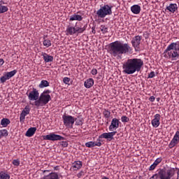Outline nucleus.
Returning <instances> with one entry per match:
<instances>
[{
	"label": "nucleus",
	"instance_id": "aec40b11",
	"mask_svg": "<svg viewBox=\"0 0 179 179\" xmlns=\"http://www.w3.org/2000/svg\"><path fill=\"white\" fill-rule=\"evenodd\" d=\"M36 131H37L36 127H30L26 132V136H28L29 138L33 136L34 134H36Z\"/></svg>",
	"mask_w": 179,
	"mask_h": 179
},
{
	"label": "nucleus",
	"instance_id": "72a5a7b5",
	"mask_svg": "<svg viewBox=\"0 0 179 179\" xmlns=\"http://www.w3.org/2000/svg\"><path fill=\"white\" fill-rule=\"evenodd\" d=\"M22 113L27 115L30 114V108L29 107V106H26L24 110L22 111Z\"/></svg>",
	"mask_w": 179,
	"mask_h": 179
},
{
	"label": "nucleus",
	"instance_id": "680f3d73",
	"mask_svg": "<svg viewBox=\"0 0 179 179\" xmlns=\"http://www.w3.org/2000/svg\"><path fill=\"white\" fill-rule=\"evenodd\" d=\"M142 178V177L141 176H139V179H141Z\"/></svg>",
	"mask_w": 179,
	"mask_h": 179
},
{
	"label": "nucleus",
	"instance_id": "b1692460",
	"mask_svg": "<svg viewBox=\"0 0 179 179\" xmlns=\"http://www.w3.org/2000/svg\"><path fill=\"white\" fill-rule=\"evenodd\" d=\"M48 86H50V83L45 80H41V83L38 85L40 89H43V87H48Z\"/></svg>",
	"mask_w": 179,
	"mask_h": 179
},
{
	"label": "nucleus",
	"instance_id": "9d476101",
	"mask_svg": "<svg viewBox=\"0 0 179 179\" xmlns=\"http://www.w3.org/2000/svg\"><path fill=\"white\" fill-rule=\"evenodd\" d=\"M179 143V131H177L171 140V143L169 145L170 149H173L176 145H178Z\"/></svg>",
	"mask_w": 179,
	"mask_h": 179
},
{
	"label": "nucleus",
	"instance_id": "39448f33",
	"mask_svg": "<svg viewBox=\"0 0 179 179\" xmlns=\"http://www.w3.org/2000/svg\"><path fill=\"white\" fill-rule=\"evenodd\" d=\"M48 101H51V96L50 94H41L37 101L34 102L36 107H40L41 103L43 104H48Z\"/></svg>",
	"mask_w": 179,
	"mask_h": 179
},
{
	"label": "nucleus",
	"instance_id": "052dcab7",
	"mask_svg": "<svg viewBox=\"0 0 179 179\" xmlns=\"http://www.w3.org/2000/svg\"><path fill=\"white\" fill-rule=\"evenodd\" d=\"M55 170H57V166H56V167H55Z\"/></svg>",
	"mask_w": 179,
	"mask_h": 179
},
{
	"label": "nucleus",
	"instance_id": "393cba45",
	"mask_svg": "<svg viewBox=\"0 0 179 179\" xmlns=\"http://www.w3.org/2000/svg\"><path fill=\"white\" fill-rule=\"evenodd\" d=\"M10 124V120L8 118H3L1 121V125L4 127H6Z\"/></svg>",
	"mask_w": 179,
	"mask_h": 179
},
{
	"label": "nucleus",
	"instance_id": "4d7b16f0",
	"mask_svg": "<svg viewBox=\"0 0 179 179\" xmlns=\"http://www.w3.org/2000/svg\"><path fill=\"white\" fill-rule=\"evenodd\" d=\"M178 51L179 52V46H178H178L176 48V52H178Z\"/></svg>",
	"mask_w": 179,
	"mask_h": 179
},
{
	"label": "nucleus",
	"instance_id": "2eb2a0df",
	"mask_svg": "<svg viewBox=\"0 0 179 179\" xmlns=\"http://www.w3.org/2000/svg\"><path fill=\"white\" fill-rule=\"evenodd\" d=\"M41 56L43 57L45 62H52L54 61V57L45 52H42Z\"/></svg>",
	"mask_w": 179,
	"mask_h": 179
},
{
	"label": "nucleus",
	"instance_id": "7ed1b4c3",
	"mask_svg": "<svg viewBox=\"0 0 179 179\" xmlns=\"http://www.w3.org/2000/svg\"><path fill=\"white\" fill-rule=\"evenodd\" d=\"M178 170V168H171L170 167L167 170L166 169H160L159 170L158 174L160 179H171L176 175V171Z\"/></svg>",
	"mask_w": 179,
	"mask_h": 179
},
{
	"label": "nucleus",
	"instance_id": "8fccbe9b",
	"mask_svg": "<svg viewBox=\"0 0 179 179\" xmlns=\"http://www.w3.org/2000/svg\"><path fill=\"white\" fill-rule=\"evenodd\" d=\"M50 93H51V90H47L43 91L42 94H50Z\"/></svg>",
	"mask_w": 179,
	"mask_h": 179
},
{
	"label": "nucleus",
	"instance_id": "37998d69",
	"mask_svg": "<svg viewBox=\"0 0 179 179\" xmlns=\"http://www.w3.org/2000/svg\"><path fill=\"white\" fill-rule=\"evenodd\" d=\"M156 167H157V165L155 163H153L149 168V171H152L153 170H155L156 169Z\"/></svg>",
	"mask_w": 179,
	"mask_h": 179
},
{
	"label": "nucleus",
	"instance_id": "f257e3e1",
	"mask_svg": "<svg viewBox=\"0 0 179 179\" xmlns=\"http://www.w3.org/2000/svg\"><path fill=\"white\" fill-rule=\"evenodd\" d=\"M132 49L129 44L122 43L118 41L113 42L109 45V53L112 57H117V58H121L122 55L127 54V52H131Z\"/></svg>",
	"mask_w": 179,
	"mask_h": 179
},
{
	"label": "nucleus",
	"instance_id": "6e6552de",
	"mask_svg": "<svg viewBox=\"0 0 179 179\" xmlns=\"http://www.w3.org/2000/svg\"><path fill=\"white\" fill-rule=\"evenodd\" d=\"M115 134H117V131L103 133L99 136V138L97 139V141H99V142H101V140L100 139H103V138L107 139L108 141H113V139H114V135H115Z\"/></svg>",
	"mask_w": 179,
	"mask_h": 179
},
{
	"label": "nucleus",
	"instance_id": "a211bd4d",
	"mask_svg": "<svg viewBox=\"0 0 179 179\" xmlns=\"http://www.w3.org/2000/svg\"><path fill=\"white\" fill-rule=\"evenodd\" d=\"M131 10L134 15H139L141 13V6L137 4L134 5L131 7Z\"/></svg>",
	"mask_w": 179,
	"mask_h": 179
},
{
	"label": "nucleus",
	"instance_id": "13d9d810",
	"mask_svg": "<svg viewBox=\"0 0 179 179\" xmlns=\"http://www.w3.org/2000/svg\"><path fill=\"white\" fill-rule=\"evenodd\" d=\"M102 179H110V178H108L106 177V176H103V177L102 178Z\"/></svg>",
	"mask_w": 179,
	"mask_h": 179
},
{
	"label": "nucleus",
	"instance_id": "79ce46f5",
	"mask_svg": "<svg viewBox=\"0 0 179 179\" xmlns=\"http://www.w3.org/2000/svg\"><path fill=\"white\" fill-rule=\"evenodd\" d=\"M63 82H64V83H65V85H68V83H69V82H71V78H69L68 77H65L63 78Z\"/></svg>",
	"mask_w": 179,
	"mask_h": 179
},
{
	"label": "nucleus",
	"instance_id": "1a4fd4ad",
	"mask_svg": "<svg viewBox=\"0 0 179 179\" xmlns=\"http://www.w3.org/2000/svg\"><path fill=\"white\" fill-rule=\"evenodd\" d=\"M39 96L40 93H38V90L36 88H33V90L28 94V99L30 101H37L40 97Z\"/></svg>",
	"mask_w": 179,
	"mask_h": 179
},
{
	"label": "nucleus",
	"instance_id": "09e8293b",
	"mask_svg": "<svg viewBox=\"0 0 179 179\" xmlns=\"http://www.w3.org/2000/svg\"><path fill=\"white\" fill-rule=\"evenodd\" d=\"M92 75H97V69H93L91 71Z\"/></svg>",
	"mask_w": 179,
	"mask_h": 179
},
{
	"label": "nucleus",
	"instance_id": "4468645a",
	"mask_svg": "<svg viewBox=\"0 0 179 179\" xmlns=\"http://www.w3.org/2000/svg\"><path fill=\"white\" fill-rule=\"evenodd\" d=\"M151 124L154 128H157L160 125V114L155 115V118L152 120Z\"/></svg>",
	"mask_w": 179,
	"mask_h": 179
},
{
	"label": "nucleus",
	"instance_id": "a18cd8bd",
	"mask_svg": "<svg viewBox=\"0 0 179 179\" xmlns=\"http://www.w3.org/2000/svg\"><path fill=\"white\" fill-rule=\"evenodd\" d=\"M160 178V175H159L158 173H155L154 174L151 178H150V179H157V178Z\"/></svg>",
	"mask_w": 179,
	"mask_h": 179
},
{
	"label": "nucleus",
	"instance_id": "c85d7f7f",
	"mask_svg": "<svg viewBox=\"0 0 179 179\" xmlns=\"http://www.w3.org/2000/svg\"><path fill=\"white\" fill-rule=\"evenodd\" d=\"M87 29V24H85L83 27H76V33H83Z\"/></svg>",
	"mask_w": 179,
	"mask_h": 179
},
{
	"label": "nucleus",
	"instance_id": "f03ea898",
	"mask_svg": "<svg viewBox=\"0 0 179 179\" xmlns=\"http://www.w3.org/2000/svg\"><path fill=\"white\" fill-rule=\"evenodd\" d=\"M143 66V60L138 58L128 59L123 64V72L127 75H133L135 72H141Z\"/></svg>",
	"mask_w": 179,
	"mask_h": 179
},
{
	"label": "nucleus",
	"instance_id": "a878e982",
	"mask_svg": "<svg viewBox=\"0 0 179 179\" xmlns=\"http://www.w3.org/2000/svg\"><path fill=\"white\" fill-rule=\"evenodd\" d=\"M73 169H76V170H79V169H82V161H76L73 164Z\"/></svg>",
	"mask_w": 179,
	"mask_h": 179
},
{
	"label": "nucleus",
	"instance_id": "c756f323",
	"mask_svg": "<svg viewBox=\"0 0 179 179\" xmlns=\"http://www.w3.org/2000/svg\"><path fill=\"white\" fill-rule=\"evenodd\" d=\"M10 176L6 173L1 172L0 173V179H10Z\"/></svg>",
	"mask_w": 179,
	"mask_h": 179
},
{
	"label": "nucleus",
	"instance_id": "7c9ffc66",
	"mask_svg": "<svg viewBox=\"0 0 179 179\" xmlns=\"http://www.w3.org/2000/svg\"><path fill=\"white\" fill-rule=\"evenodd\" d=\"M103 114L105 118H110V117H111V112H110L107 109L103 110Z\"/></svg>",
	"mask_w": 179,
	"mask_h": 179
},
{
	"label": "nucleus",
	"instance_id": "58836bf2",
	"mask_svg": "<svg viewBox=\"0 0 179 179\" xmlns=\"http://www.w3.org/2000/svg\"><path fill=\"white\" fill-rule=\"evenodd\" d=\"M0 136H8V130L3 129L0 131Z\"/></svg>",
	"mask_w": 179,
	"mask_h": 179
},
{
	"label": "nucleus",
	"instance_id": "c9c22d12",
	"mask_svg": "<svg viewBox=\"0 0 179 179\" xmlns=\"http://www.w3.org/2000/svg\"><path fill=\"white\" fill-rule=\"evenodd\" d=\"M107 30H108V28L107 27H106L105 25L101 26V31H102L103 34H106V33H108V31Z\"/></svg>",
	"mask_w": 179,
	"mask_h": 179
},
{
	"label": "nucleus",
	"instance_id": "bb28decb",
	"mask_svg": "<svg viewBox=\"0 0 179 179\" xmlns=\"http://www.w3.org/2000/svg\"><path fill=\"white\" fill-rule=\"evenodd\" d=\"M16 73H17V70H13L12 71L7 72L6 73V76L7 78L10 79V78H13V76H15V75H16Z\"/></svg>",
	"mask_w": 179,
	"mask_h": 179
},
{
	"label": "nucleus",
	"instance_id": "e433bc0d",
	"mask_svg": "<svg viewBox=\"0 0 179 179\" xmlns=\"http://www.w3.org/2000/svg\"><path fill=\"white\" fill-rule=\"evenodd\" d=\"M6 80H9V78L6 77V74H4L3 76L1 77L0 82L1 83H5Z\"/></svg>",
	"mask_w": 179,
	"mask_h": 179
},
{
	"label": "nucleus",
	"instance_id": "49530a36",
	"mask_svg": "<svg viewBox=\"0 0 179 179\" xmlns=\"http://www.w3.org/2000/svg\"><path fill=\"white\" fill-rule=\"evenodd\" d=\"M155 76H156V75L155 74V71H151L149 74H148V78L152 79V78H155Z\"/></svg>",
	"mask_w": 179,
	"mask_h": 179
},
{
	"label": "nucleus",
	"instance_id": "423d86ee",
	"mask_svg": "<svg viewBox=\"0 0 179 179\" xmlns=\"http://www.w3.org/2000/svg\"><path fill=\"white\" fill-rule=\"evenodd\" d=\"M43 139L45 141H52L54 142L55 141H64L65 138L60 135L55 134V133H50V134L43 136Z\"/></svg>",
	"mask_w": 179,
	"mask_h": 179
},
{
	"label": "nucleus",
	"instance_id": "6ab92c4d",
	"mask_svg": "<svg viewBox=\"0 0 179 179\" xmlns=\"http://www.w3.org/2000/svg\"><path fill=\"white\" fill-rule=\"evenodd\" d=\"M94 85V80L93 78H89L84 83L85 87L87 89H90L92 86Z\"/></svg>",
	"mask_w": 179,
	"mask_h": 179
},
{
	"label": "nucleus",
	"instance_id": "6e6d98bb",
	"mask_svg": "<svg viewBox=\"0 0 179 179\" xmlns=\"http://www.w3.org/2000/svg\"><path fill=\"white\" fill-rule=\"evenodd\" d=\"M176 179H179V169H178L177 178Z\"/></svg>",
	"mask_w": 179,
	"mask_h": 179
},
{
	"label": "nucleus",
	"instance_id": "f704fd0d",
	"mask_svg": "<svg viewBox=\"0 0 179 179\" xmlns=\"http://www.w3.org/2000/svg\"><path fill=\"white\" fill-rule=\"evenodd\" d=\"M27 115H26L25 113H23V112H22L20 113V122H24V120L26 119V116Z\"/></svg>",
	"mask_w": 179,
	"mask_h": 179
},
{
	"label": "nucleus",
	"instance_id": "e2e57ef3",
	"mask_svg": "<svg viewBox=\"0 0 179 179\" xmlns=\"http://www.w3.org/2000/svg\"><path fill=\"white\" fill-rule=\"evenodd\" d=\"M0 139H1V136H0Z\"/></svg>",
	"mask_w": 179,
	"mask_h": 179
},
{
	"label": "nucleus",
	"instance_id": "2f4dec72",
	"mask_svg": "<svg viewBox=\"0 0 179 179\" xmlns=\"http://www.w3.org/2000/svg\"><path fill=\"white\" fill-rule=\"evenodd\" d=\"M8 7L0 4V13H5V12H8Z\"/></svg>",
	"mask_w": 179,
	"mask_h": 179
},
{
	"label": "nucleus",
	"instance_id": "f3484780",
	"mask_svg": "<svg viewBox=\"0 0 179 179\" xmlns=\"http://www.w3.org/2000/svg\"><path fill=\"white\" fill-rule=\"evenodd\" d=\"M41 179H59V176H58V173L52 172L48 175L43 176Z\"/></svg>",
	"mask_w": 179,
	"mask_h": 179
},
{
	"label": "nucleus",
	"instance_id": "4c0bfd02",
	"mask_svg": "<svg viewBox=\"0 0 179 179\" xmlns=\"http://www.w3.org/2000/svg\"><path fill=\"white\" fill-rule=\"evenodd\" d=\"M86 148H94V141H90L85 143Z\"/></svg>",
	"mask_w": 179,
	"mask_h": 179
},
{
	"label": "nucleus",
	"instance_id": "ea45409f",
	"mask_svg": "<svg viewBox=\"0 0 179 179\" xmlns=\"http://www.w3.org/2000/svg\"><path fill=\"white\" fill-rule=\"evenodd\" d=\"M121 121L122 122H129V117L127 116H122Z\"/></svg>",
	"mask_w": 179,
	"mask_h": 179
},
{
	"label": "nucleus",
	"instance_id": "cd10ccee",
	"mask_svg": "<svg viewBox=\"0 0 179 179\" xmlns=\"http://www.w3.org/2000/svg\"><path fill=\"white\" fill-rule=\"evenodd\" d=\"M76 122V125H83V120L80 116L74 118V122Z\"/></svg>",
	"mask_w": 179,
	"mask_h": 179
},
{
	"label": "nucleus",
	"instance_id": "5701e85b",
	"mask_svg": "<svg viewBox=\"0 0 179 179\" xmlns=\"http://www.w3.org/2000/svg\"><path fill=\"white\" fill-rule=\"evenodd\" d=\"M66 31H67V33H69V34H70V36H72L73 34H76V28L69 25L66 29Z\"/></svg>",
	"mask_w": 179,
	"mask_h": 179
},
{
	"label": "nucleus",
	"instance_id": "a19ab883",
	"mask_svg": "<svg viewBox=\"0 0 179 179\" xmlns=\"http://www.w3.org/2000/svg\"><path fill=\"white\" fill-rule=\"evenodd\" d=\"M162 160H163V158H162V157L157 158V159L154 162V164L157 166L158 164H159V163H162Z\"/></svg>",
	"mask_w": 179,
	"mask_h": 179
},
{
	"label": "nucleus",
	"instance_id": "603ef678",
	"mask_svg": "<svg viewBox=\"0 0 179 179\" xmlns=\"http://www.w3.org/2000/svg\"><path fill=\"white\" fill-rule=\"evenodd\" d=\"M94 146H101V142L99 141L98 143L94 142Z\"/></svg>",
	"mask_w": 179,
	"mask_h": 179
},
{
	"label": "nucleus",
	"instance_id": "864d4df0",
	"mask_svg": "<svg viewBox=\"0 0 179 179\" xmlns=\"http://www.w3.org/2000/svg\"><path fill=\"white\" fill-rule=\"evenodd\" d=\"M5 62V61H3V59H0V65H3V63Z\"/></svg>",
	"mask_w": 179,
	"mask_h": 179
},
{
	"label": "nucleus",
	"instance_id": "dca6fc26",
	"mask_svg": "<svg viewBox=\"0 0 179 179\" xmlns=\"http://www.w3.org/2000/svg\"><path fill=\"white\" fill-rule=\"evenodd\" d=\"M178 9V7L177 6V3H171L166 8V10H169V12H171V13H174Z\"/></svg>",
	"mask_w": 179,
	"mask_h": 179
},
{
	"label": "nucleus",
	"instance_id": "f8f14e48",
	"mask_svg": "<svg viewBox=\"0 0 179 179\" xmlns=\"http://www.w3.org/2000/svg\"><path fill=\"white\" fill-rule=\"evenodd\" d=\"M178 46V43L176 42V43H171L170 45H169V46L166 48V49L164 50V57H167V54H169V52H171V51L177 50V47Z\"/></svg>",
	"mask_w": 179,
	"mask_h": 179
},
{
	"label": "nucleus",
	"instance_id": "473e14b6",
	"mask_svg": "<svg viewBox=\"0 0 179 179\" xmlns=\"http://www.w3.org/2000/svg\"><path fill=\"white\" fill-rule=\"evenodd\" d=\"M43 45L45 47H51V41L50 39H44Z\"/></svg>",
	"mask_w": 179,
	"mask_h": 179
},
{
	"label": "nucleus",
	"instance_id": "20e7f679",
	"mask_svg": "<svg viewBox=\"0 0 179 179\" xmlns=\"http://www.w3.org/2000/svg\"><path fill=\"white\" fill-rule=\"evenodd\" d=\"M113 6H108V4L101 6L100 9L96 11V16L100 19H104L106 16H110L113 15Z\"/></svg>",
	"mask_w": 179,
	"mask_h": 179
},
{
	"label": "nucleus",
	"instance_id": "bf43d9fd",
	"mask_svg": "<svg viewBox=\"0 0 179 179\" xmlns=\"http://www.w3.org/2000/svg\"><path fill=\"white\" fill-rule=\"evenodd\" d=\"M48 173V172H50V171H48V170H45V171H43V173Z\"/></svg>",
	"mask_w": 179,
	"mask_h": 179
},
{
	"label": "nucleus",
	"instance_id": "0eeeda50",
	"mask_svg": "<svg viewBox=\"0 0 179 179\" xmlns=\"http://www.w3.org/2000/svg\"><path fill=\"white\" fill-rule=\"evenodd\" d=\"M64 125L66 127H73V124H75V117L68 115H64L62 116Z\"/></svg>",
	"mask_w": 179,
	"mask_h": 179
},
{
	"label": "nucleus",
	"instance_id": "5fc2aeb1",
	"mask_svg": "<svg viewBox=\"0 0 179 179\" xmlns=\"http://www.w3.org/2000/svg\"><path fill=\"white\" fill-rule=\"evenodd\" d=\"M96 28L95 27H92V33H93V34H96V29H95Z\"/></svg>",
	"mask_w": 179,
	"mask_h": 179
},
{
	"label": "nucleus",
	"instance_id": "de8ad7c7",
	"mask_svg": "<svg viewBox=\"0 0 179 179\" xmlns=\"http://www.w3.org/2000/svg\"><path fill=\"white\" fill-rule=\"evenodd\" d=\"M61 145L63 148H68V143L66 141H62Z\"/></svg>",
	"mask_w": 179,
	"mask_h": 179
},
{
	"label": "nucleus",
	"instance_id": "9b49d317",
	"mask_svg": "<svg viewBox=\"0 0 179 179\" xmlns=\"http://www.w3.org/2000/svg\"><path fill=\"white\" fill-rule=\"evenodd\" d=\"M142 40V36L138 35L134 36L131 40V44L133 47L136 50V48H139L141 45V41Z\"/></svg>",
	"mask_w": 179,
	"mask_h": 179
},
{
	"label": "nucleus",
	"instance_id": "ddd939ff",
	"mask_svg": "<svg viewBox=\"0 0 179 179\" xmlns=\"http://www.w3.org/2000/svg\"><path fill=\"white\" fill-rule=\"evenodd\" d=\"M120 127V120L117 118H113L111 121V124L109 126L110 131H114V129H117V128Z\"/></svg>",
	"mask_w": 179,
	"mask_h": 179
},
{
	"label": "nucleus",
	"instance_id": "4be33fe9",
	"mask_svg": "<svg viewBox=\"0 0 179 179\" xmlns=\"http://www.w3.org/2000/svg\"><path fill=\"white\" fill-rule=\"evenodd\" d=\"M83 20V17H82V15H77V14H73L70 17V19H69V20L71 22L73 20H78V22H81V20Z\"/></svg>",
	"mask_w": 179,
	"mask_h": 179
},
{
	"label": "nucleus",
	"instance_id": "c03bdc74",
	"mask_svg": "<svg viewBox=\"0 0 179 179\" xmlns=\"http://www.w3.org/2000/svg\"><path fill=\"white\" fill-rule=\"evenodd\" d=\"M13 164L14 166H19L20 164V161H19V159H14L13 161Z\"/></svg>",
	"mask_w": 179,
	"mask_h": 179
},
{
	"label": "nucleus",
	"instance_id": "3c124183",
	"mask_svg": "<svg viewBox=\"0 0 179 179\" xmlns=\"http://www.w3.org/2000/svg\"><path fill=\"white\" fill-rule=\"evenodd\" d=\"M155 96H152L149 98V101L153 103V101H155Z\"/></svg>",
	"mask_w": 179,
	"mask_h": 179
},
{
	"label": "nucleus",
	"instance_id": "412c9836",
	"mask_svg": "<svg viewBox=\"0 0 179 179\" xmlns=\"http://www.w3.org/2000/svg\"><path fill=\"white\" fill-rule=\"evenodd\" d=\"M167 56L169 57V58H178L179 54L177 52V49H176L173 51L169 52L166 53Z\"/></svg>",
	"mask_w": 179,
	"mask_h": 179
}]
</instances>
